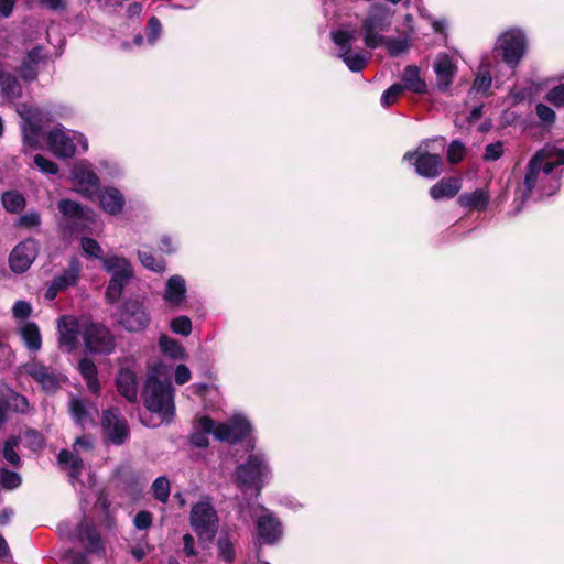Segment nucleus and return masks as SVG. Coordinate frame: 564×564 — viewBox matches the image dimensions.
<instances>
[{"mask_svg":"<svg viewBox=\"0 0 564 564\" xmlns=\"http://www.w3.org/2000/svg\"><path fill=\"white\" fill-rule=\"evenodd\" d=\"M527 51V39L522 30L510 29L499 35L496 41L495 52L502 61L514 69Z\"/></svg>","mask_w":564,"mask_h":564,"instance_id":"0eeeda50","label":"nucleus"},{"mask_svg":"<svg viewBox=\"0 0 564 564\" xmlns=\"http://www.w3.org/2000/svg\"><path fill=\"white\" fill-rule=\"evenodd\" d=\"M33 163L42 173L55 175L58 172V166L55 162L46 159L42 154H36L33 159Z\"/></svg>","mask_w":564,"mask_h":564,"instance_id":"603ef678","label":"nucleus"},{"mask_svg":"<svg viewBox=\"0 0 564 564\" xmlns=\"http://www.w3.org/2000/svg\"><path fill=\"white\" fill-rule=\"evenodd\" d=\"M332 40L338 48V57L351 72H360L366 67L368 57L361 53L351 52L352 44L357 40L356 31H334L332 32Z\"/></svg>","mask_w":564,"mask_h":564,"instance_id":"9d476101","label":"nucleus"},{"mask_svg":"<svg viewBox=\"0 0 564 564\" xmlns=\"http://www.w3.org/2000/svg\"><path fill=\"white\" fill-rule=\"evenodd\" d=\"M251 517L256 519L259 541L265 544L275 543L282 535L281 522L261 505L251 508Z\"/></svg>","mask_w":564,"mask_h":564,"instance_id":"9b49d317","label":"nucleus"},{"mask_svg":"<svg viewBox=\"0 0 564 564\" xmlns=\"http://www.w3.org/2000/svg\"><path fill=\"white\" fill-rule=\"evenodd\" d=\"M58 209L63 215L64 225L68 226L72 231L85 229L94 223V212L74 200L61 199L58 202Z\"/></svg>","mask_w":564,"mask_h":564,"instance_id":"2eb2a0df","label":"nucleus"},{"mask_svg":"<svg viewBox=\"0 0 564 564\" xmlns=\"http://www.w3.org/2000/svg\"><path fill=\"white\" fill-rule=\"evenodd\" d=\"M562 165H564V151L543 149L534 154L527 166L524 191L517 212H520L530 196L542 199L558 191Z\"/></svg>","mask_w":564,"mask_h":564,"instance_id":"f257e3e1","label":"nucleus"},{"mask_svg":"<svg viewBox=\"0 0 564 564\" xmlns=\"http://www.w3.org/2000/svg\"><path fill=\"white\" fill-rule=\"evenodd\" d=\"M189 525L200 541L212 542L219 529V517L210 498L204 497L192 506Z\"/></svg>","mask_w":564,"mask_h":564,"instance_id":"20e7f679","label":"nucleus"},{"mask_svg":"<svg viewBox=\"0 0 564 564\" xmlns=\"http://www.w3.org/2000/svg\"><path fill=\"white\" fill-rule=\"evenodd\" d=\"M138 257L142 265L153 272H163L166 268V263L162 258H155L150 252L139 251Z\"/></svg>","mask_w":564,"mask_h":564,"instance_id":"79ce46f5","label":"nucleus"},{"mask_svg":"<svg viewBox=\"0 0 564 564\" xmlns=\"http://www.w3.org/2000/svg\"><path fill=\"white\" fill-rule=\"evenodd\" d=\"M0 399L6 403L7 409L12 412L19 414H28L30 412V404L26 397L9 387H4L0 390Z\"/></svg>","mask_w":564,"mask_h":564,"instance_id":"cd10ccee","label":"nucleus"},{"mask_svg":"<svg viewBox=\"0 0 564 564\" xmlns=\"http://www.w3.org/2000/svg\"><path fill=\"white\" fill-rule=\"evenodd\" d=\"M159 347L161 352L174 360L184 359L185 351L182 345L174 338L167 335H161L159 338Z\"/></svg>","mask_w":564,"mask_h":564,"instance_id":"c9c22d12","label":"nucleus"},{"mask_svg":"<svg viewBox=\"0 0 564 564\" xmlns=\"http://www.w3.org/2000/svg\"><path fill=\"white\" fill-rule=\"evenodd\" d=\"M87 349L94 352L110 354L115 349V338L110 330L100 324H89L84 333Z\"/></svg>","mask_w":564,"mask_h":564,"instance_id":"aec40b11","label":"nucleus"},{"mask_svg":"<svg viewBox=\"0 0 564 564\" xmlns=\"http://www.w3.org/2000/svg\"><path fill=\"white\" fill-rule=\"evenodd\" d=\"M460 188L462 183L458 178H443L431 187L430 195L434 200L452 198L460 191Z\"/></svg>","mask_w":564,"mask_h":564,"instance_id":"c756f323","label":"nucleus"},{"mask_svg":"<svg viewBox=\"0 0 564 564\" xmlns=\"http://www.w3.org/2000/svg\"><path fill=\"white\" fill-rule=\"evenodd\" d=\"M101 427L107 438L115 445L123 444L130 434L127 420L117 410L104 412Z\"/></svg>","mask_w":564,"mask_h":564,"instance_id":"a211bd4d","label":"nucleus"},{"mask_svg":"<svg viewBox=\"0 0 564 564\" xmlns=\"http://www.w3.org/2000/svg\"><path fill=\"white\" fill-rule=\"evenodd\" d=\"M251 432L250 422L241 414L231 416L225 423H216L215 438L235 444Z\"/></svg>","mask_w":564,"mask_h":564,"instance_id":"f3484780","label":"nucleus"},{"mask_svg":"<svg viewBox=\"0 0 564 564\" xmlns=\"http://www.w3.org/2000/svg\"><path fill=\"white\" fill-rule=\"evenodd\" d=\"M403 91V86L401 84H394L391 87H389L381 96V104L384 107L391 106L397 98L401 95Z\"/></svg>","mask_w":564,"mask_h":564,"instance_id":"5fc2aeb1","label":"nucleus"},{"mask_svg":"<svg viewBox=\"0 0 564 564\" xmlns=\"http://www.w3.org/2000/svg\"><path fill=\"white\" fill-rule=\"evenodd\" d=\"M59 344L70 350L78 337V324L72 316H63L58 319Z\"/></svg>","mask_w":564,"mask_h":564,"instance_id":"a878e982","label":"nucleus"},{"mask_svg":"<svg viewBox=\"0 0 564 564\" xmlns=\"http://www.w3.org/2000/svg\"><path fill=\"white\" fill-rule=\"evenodd\" d=\"M170 327L173 333L187 337L191 335L193 326L192 321L187 316H177L170 323Z\"/></svg>","mask_w":564,"mask_h":564,"instance_id":"49530a36","label":"nucleus"},{"mask_svg":"<svg viewBox=\"0 0 564 564\" xmlns=\"http://www.w3.org/2000/svg\"><path fill=\"white\" fill-rule=\"evenodd\" d=\"M216 422L207 416H202L197 421L196 431L191 435V442L197 447H207L209 444L208 435L215 436Z\"/></svg>","mask_w":564,"mask_h":564,"instance_id":"c85d7f7f","label":"nucleus"},{"mask_svg":"<svg viewBox=\"0 0 564 564\" xmlns=\"http://www.w3.org/2000/svg\"><path fill=\"white\" fill-rule=\"evenodd\" d=\"M490 200V193L486 188H477L471 193L462 194L457 202L460 207L475 210H485Z\"/></svg>","mask_w":564,"mask_h":564,"instance_id":"bb28decb","label":"nucleus"},{"mask_svg":"<svg viewBox=\"0 0 564 564\" xmlns=\"http://www.w3.org/2000/svg\"><path fill=\"white\" fill-rule=\"evenodd\" d=\"M217 556L226 563H232L236 560V547L229 535H220L217 540Z\"/></svg>","mask_w":564,"mask_h":564,"instance_id":"58836bf2","label":"nucleus"},{"mask_svg":"<svg viewBox=\"0 0 564 564\" xmlns=\"http://www.w3.org/2000/svg\"><path fill=\"white\" fill-rule=\"evenodd\" d=\"M57 460L61 465L69 466V477L72 480L77 479L84 468L83 459L67 449L59 452Z\"/></svg>","mask_w":564,"mask_h":564,"instance_id":"4c0bfd02","label":"nucleus"},{"mask_svg":"<svg viewBox=\"0 0 564 564\" xmlns=\"http://www.w3.org/2000/svg\"><path fill=\"white\" fill-rule=\"evenodd\" d=\"M72 180L76 192L91 198L99 191V177L94 172L93 165L86 161H78L72 169Z\"/></svg>","mask_w":564,"mask_h":564,"instance_id":"4468645a","label":"nucleus"},{"mask_svg":"<svg viewBox=\"0 0 564 564\" xmlns=\"http://www.w3.org/2000/svg\"><path fill=\"white\" fill-rule=\"evenodd\" d=\"M392 13L380 4L371 7L368 15L362 22L365 30V44L369 48L381 46L384 36L380 32L388 31L391 25Z\"/></svg>","mask_w":564,"mask_h":564,"instance_id":"1a4fd4ad","label":"nucleus"},{"mask_svg":"<svg viewBox=\"0 0 564 564\" xmlns=\"http://www.w3.org/2000/svg\"><path fill=\"white\" fill-rule=\"evenodd\" d=\"M151 489H152V492H153V497L162 502V503H166L167 500H169V497H170V494H171V484H170V480L164 477V476H160L158 477L152 486H151Z\"/></svg>","mask_w":564,"mask_h":564,"instance_id":"a19ab883","label":"nucleus"},{"mask_svg":"<svg viewBox=\"0 0 564 564\" xmlns=\"http://www.w3.org/2000/svg\"><path fill=\"white\" fill-rule=\"evenodd\" d=\"M78 370L86 380L88 390L93 393H97L100 386L97 379V368L95 364L90 359L84 358L78 362Z\"/></svg>","mask_w":564,"mask_h":564,"instance_id":"f704fd0d","label":"nucleus"},{"mask_svg":"<svg viewBox=\"0 0 564 564\" xmlns=\"http://www.w3.org/2000/svg\"><path fill=\"white\" fill-rule=\"evenodd\" d=\"M14 225L25 229L36 228L41 225V215L35 210L28 212L19 217Z\"/></svg>","mask_w":564,"mask_h":564,"instance_id":"09e8293b","label":"nucleus"},{"mask_svg":"<svg viewBox=\"0 0 564 564\" xmlns=\"http://www.w3.org/2000/svg\"><path fill=\"white\" fill-rule=\"evenodd\" d=\"M191 379V370L187 366L181 364L175 369V382L180 386L186 383Z\"/></svg>","mask_w":564,"mask_h":564,"instance_id":"69168bd1","label":"nucleus"},{"mask_svg":"<svg viewBox=\"0 0 564 564\" xmlns=\"http://www.w3.org/2000/svg\"><path fill=\"white\" fill-rule=\"evenodd\" d=\"M381 46H384L390 55L398 56L408 51L409 41L406 39H393L384 36V41H382Z\"/></svg>","mask_w":564,"mask_h":564,"instance_id":"37998d69","label":"nucleus"},{"mask_svg":"<svg viewBox=\"0 0 564 564\" xmlns=\"http://www.w3.org/2000/svg\"><path fill=\"white\" fill-rule=\"evenodd\" d=\"M75 538L80 541H87V547L91 553H99L102 550L100 538L96 530L90 527L86 520L82 521L75 531Z\"/></svg>","mask_w":564,"mask_h":564,"instance_id":"7c9ffc66","label":"nucleus"},{"mask_svg":"<svg viewBox=\"0 0 564 564\" xmlns=\"http://www.w3.org/2000/svg\"><path fill=\"white\" fill-rule=\"evenodd\" d=\"M23 444L30 449L36 452L44 445L43 435L35 430H28L23 435Z\"/></svg>","mask_w":564,"mask_h":564,"instance_id":"de8ad7c7","label":"nucleus"},{"mask_svg":"<svg viewBox=\"0 0 564 564\" xmlns=\"http://www.w3.org/2000/svg\"><path fill=\"white\" fill-rule=\"evenodd\" d=\"M153 516L149 511H140L133 519V524L138 530H147L152 525Z\"/></svg>","mask_w":564,"mask_h":564,"instance_id":"6e6d98bb","label":"nucleus"},{"mask_svg":"<svg viewBox=\"0 0 564 564\" xmlns=\"http://www.w3.org/2000/svg\"><path fill=\"white\" fill-rule=\"evenodd\" d=\"M101 263L105 271L111 274L106 289V300L108 303H115L121 296L123 289L132 280L133 268L126 258L118 256L101 259Z\"/></svg>","mask_w":564,"mask_h":564,"instance_id":"423d86ee","label":"nucleus"},{"mask_svg":"<svg viewBox=\"0 0 564 564\" xmlns=\"http://www.w3.org/2000/svg\"><path fill=\"white\" fill-rule=\"evenodd\" d=\"M20 334L29 350L39 351L41 349L42 338L36 324L26 323L21 327Z\"/></svg>","mask_w":564,"mask_h":564,"instance_id":"e433bc0d","label":"nucleus"},{"mask_svg":"<svg viewBox=\"0 0 564 564\" xmlns=\"http://www.w3.org/2000/svg\"><path fill=\"white\" fill-rule=\"evenodd\" d=\"M119 393L128 401L134 402L138 398V382L135 373L130 369H121L116 379Z\"/></svg>","mask_w":564,"mask_h":564,"instance_id":"393cba45","label":"nucleus"},{"mask_svg":"<svg viewBox=\"0 0 564 564\" xmlns=\"http://www.w3.org/2000/svg\"><path fill=\"white\" fill-rule=\"evenodd\" d=\"M98 200L100 208L112 216L119 215L126 205L123 194L113 186H107L98 191Z\"/></svg>","mask_w":564,"mask_h":564,"instance_id":"4be33fe9","label":"nucleus"},{"mask_svg":"<svg viewBox=\"0 0 564 564\" xmlns=\"http://www.w3.org/2000/svg\"><path fill=\"white\" fill-rule=\"evenodd\" d=\"M19 371L30 376L48 393H53L59 388L61 376L37 359L23 364L20 366Z\"/></svg>","mask_w":564,"mask_h":564,"instance_id":"dca6fc26","label":"nucleus"},{"mask_svg":"<svg viewBox=\"0 0 564 564\" xmlns=\"http://www.w3.org/2000/svg\"><path fill=\"white\" fill-rule=\"evenodd\" d=\"M17 112L23 120L21 128L24 142L32 148H36L43 128L44 113L25 104L19 105Z\"/></svg>","mask_w":564,"mask_h":564,"instance_id":"ddd939ff","label":"nucleus"},{"mask_svg":"<svg viewBox=\"0 0 564 564\" xmlns=\"http://www.w3.org/2000/svg\"><path fill=\"white\" fill-rule=\"evenodd\" d=\"M21 485V476L11 471L7 468L0 469V486L3 489L12 490L18 488Z\"/></svg>","mask_w":564,"mask_h":564,"instance_id":"a18cd8bd","label":"nucleus"},{"mask_svg":"<svg viewBox=\"0 0 564 564\" xmlns=\"http://www.w3.org/2000/svg\"><path fill=\"white\" fill-rule=\"evenodd\" d=\"M536 115L541 121L544 123H553L555 120V112L552 108L546 105L538 104L536 105Z\"/></svg>","mask_w":564,"mask_h":564,"instance_id":"052dcab7","label":"nucleus"},{"mask_svg":"<svg viewBox=\"0 0 564 564\" xmlns=\"http://www.w3.org/2000/svg\"><path fill=\"white\" fill-rule=\"evenodd\" d=\"M80 246H82V249L84 250V252L89 257H94L96 259H99L100 261H101V259L106 258V257H102V249H101L100 245L93 238H88V237L83 238Z\"/></svg>","mask_w":564,"mask_h":564,"instance_id":"8fccbe9b","label":"nucleus"},{"mask_svg":"<svg viewBox=\"0 0 564 564\" xmlns=\"http://www.w3.org/2000/svg\"><path fill=\"white\" fill-rule=\"evenodd\" d=\"M271 478L268 457L262 452H256L240 464L234 474V482L242 491L259 495Z\"/></svg>","mask_w":564,"mask_h":564,"instance_id":"7ed1b4c3","label":"nucleus"},{"mask_svg":"<svg viewBox=\"0 0 564 564\" xmlns=\"http://www.w3.org/2000/svg\"><path fill=\"white\" fill-rule=\"evenodd\" d=\"M162 300L171 307H183L187 301V284L180 274L170 276L162 292Z\"/></svg>","mask_w":564,"mask_h":564,"instance_id":"412c9836","label":"nucleus"},{"mask_svg":"<svg viewBox=\"0 0 564 564\" xmlns=\"http://www.w3.org/2000/svg\"><path fill=\"white\" fill-rule=\"evenodd\" d=\"M148 30V42L152 45L156 42L161 34V23L155 17L150 19Z\"/></svg>","mask_w":564,"mask_h":564,"instance_id":"680f3d73","label":"nucleus"},{"mask_svg":"<svg viewBox=\"0 0 564 564\" xmlns=\"http://www.w3.org/2000/svg\"><path fill=\"white\" fill-rule=\"evenodd\" d=\"M19 442L20 440L18 437H10L6 443H4V447H3V457L4 459L15 466V467H19L20 466V456L19 454L17 453L15 448L19 446Z\"/></svg>","mask_w":564,"mask_h":564,"instance_id":"c03bdc74","label":"nucleus"},{"mask_svg":"<svg viewBox=\"0 0 564 564\" xmlns=\"http://www.w3.org/2000/svg\"><path fill=\"white\" fill-rule=\"evenodd\" d=\"M82 265L78 259L73 258L68 268L53 280V285L56 290H65L77 282Z\"/></svg>","mask_w":564,"mask_h":564,"instance_id":"72a5a7b5","label":"nucleus"},{"mask_svg":"<svg viewBox=\"0 0 564 564\" xmlns=\"http://www.w3.org/2000/svg\"><path fill=\"white\" fill-rule=\"evenodd\" d=\"M39 253V246L33 238H26L18 243L11 251L9 264L13 272L23 273L34 262Z\"/></svg>","mask_w":564,"mask_h":564,"instance_id":"6ab92c4d","label":"nucleus"},{"mask_svg":"<svg viewBox=\"0 0 564 564\" xmlns=\"http://www.w3.org/2000/svg\"><path fill=\"white\" fill-rule=\"evenodd\" d=\"M37 64L31 62L30 59H25V62L21 66V76L24 80L31 82L34 80L37 76Z\"/></svg>","mask_w":564,"mask_h":564,"instance_id":"13d9d810","label":"nucleus"},{"mask_svg":"<svg viewBox=\"0 0 564 564\" xmlns=\"http://www.w3.org/2000/svg\"><path fill=\"white\" fill-rule=\"evenodd\" d=\"M117 323L128 332H141L150 323V313L139 299L126 300L113 314Z\"/></svg>","mask_w":564,"mask_h":564,"instance_id":"6e6552de","label":"nucleus"},{"mask_svg":"<svg viewBox=\"0 0 564 564\" xmlns=\"http://www.w3.org/2000/svg\"><path fill=\"white\" fill-rule=\"evenodd\" d=\"M434 69L437 78V86L440 90H447L453 83L456 74V66L448 55H441L437 57Z\"/></svg>","mask_w":564,"mask_h":564,"instance_id":"b1692460","label":"nucleus"},{"mask_svg":"<svg viewBox=\"0 0 564 564\" xmlns=\"http://www.w3.org/2000/svg\"><path fill=\"white\" fill-rule=\"evenodd\" d=\"M1 202L9 213H19L25 206L24 196L17 191H8L2 194Z\"/></svg>","mask_w":564,"mask_h":564,"instance_id":"ea45409f","label":"nucleus"},{"mask_svg":"<svg viewBox=\"0 0 564 564\" xmlns=\"http://www.w3.org/2000/svg\"><path fill=\"white\" fill-rule=\"evenodd\" d=\"M183 552L187 557L197 555L195 540L189 533L183 535Z\"/></svg>","mask_w":564,"mask_h":564,"instance_id":"338daca9","label":"nucleus"},{"mask_svg":"<svg viewBox=\"0 0 564 564\" xmlns=\"http://www.w3.org/2000/svg\"><path fill=\"white\" fill-rule=\"evenodd\" d=\"M403 89H409L416 94L426 91V84L420 76V69L415 65H409L402 74Z\"/></svg>","mask_w":564,"mask_h":564,"instance_id":"473e14b6","label":"nucleus"},{"mask_svg":"<svg viewBox=\"0 0 564 564\" xmlns=\"http://www.w3.org/2000/svg\"><path fill=\"white\" fill-rule=\"evenodd\" d=\"M65 560L68 564H88L86 554L80 552L68 551L65 554Z\"/></svg>","mask_w":564,"mask_h":564,"instance_id":"774afa93","label":"nucleus"},{"mask_svg":"<svg viewBox=\"0 0 564 564\" xmlns=\"http://www.w3.org/2000/svg\"><path fill=\"white\" fill-rule=\"evenodd\" d=\"M99 169L101 173L109 177H117L121 173L119 165L108 160L99 161Z\"/></svg>","mask_w":564,"mask_h":564,"instance_id":"bf43d9fd","label":"nucleus"},{"mask_svg":"<svg viewBox=\"0 0 564 564\" xmlns=\"http://www.w3.org/2000/svg\"><path fill=\"white\" fill-rule=\"evenodd\" d=\"M492 78L489 72H479L474 80L471 91H476L478 94H486L490 88Z\"/></svg>","mask_w":564,"mask_h":564,"instance_id":"3c124183","label":"nucleus"},{"mask_svg":"<svg viewBox=\"0 0 564 564\" xmlns=\"http://www.w3.org/2000/svg\"><path fill=\"white\" fill-rule=\"evenodd\" d=\"M142 398L144 406L162 420L170 422L174 416V388L170 380V369L163 362H156L150 368Z\"/></svg>","mask_w":564,"mask_h":564,"instance_id":"f03ea898","label":"nucleus"},{"mask_svg":"<svg viewBox=\"0 0 564 564\" xmlns=\"http://www.w3.org/2000/svg\"><path fill=\"white\" fill-rule=\"evenodd\" d=\"M46 140L50 151L61 159L88 151V140L83 133L67 130L61 124L48 132Z\"/></svg>","mask_w":564,"mask_h":564,"instance_id":"39448f33","label":"nucleus"},{"mask_svg":"<svg viewBox=\"0 0 564 564\" xmlns=\"http://www.w3.org/2000/svg\"><path fill=\"white\" fill-rule=\"evenodd\" d=\"M31 305L25 301H18L12 307V313L17 318H25L31 314Z\"/></svg>","mask_w":564,"mask_h":564,"instance_id":"0e129e2a","label":"nucleus"},{"mask_svg":"<svg viewBox=\"0 0 564 564\" xmlns=\"http://www.w3.org/2000/svg\"><path fill=\"white\" fill-rule=\"evenodd\" d=\"M69 411L74 421L82 427L94 424V416L97 414V408L91 402L73 397L69 401Z\"/></svg>","mask_w":564,"mask_h":564,"instance_id":"5701e85b","label":"nucleus"},{"mask_svg":"<svg viewBox=\"0 0 564 564\" xmlns=\"http://www.w3.org/2000/svg\"><path fill=\"white\" fill-rule=\"evenodd\" d=\"M503 153L502 143H491L488 144L485 149L484 159L487 161H496L498 160Z\"/></svg>","mask_w":564,"mask_h":564,"instance_id":"e2e57ef3","label":"nucleus"},{"mask_svg":"<svg viewBox=\"0 0 564 564\" xmlns=\"http://www.w3.org/2000/svg\"><path fill=\"white\" fill-rule=\"evenodd\" d=\"M547 101L552 105L560 107L564 105V85L553 87L546 95Z\"/></svg>","mask_w":564,"mask_h":564,"instance_id":"4d7b16f0","label":"nucleus"},{"mask_svg":"<svg viewBox=\"0 0 564 564\" xmlns=\"http://www.w3.org/2000/svg\"><path fill=\"white\" fill-rule=\"evenodd\" d=\"M427 142H423L414 152H406L404 161L414 160L415 172L425 178H435L442 171V159L438 154L427 152Z\"/></svg>","mask_w":564,"mask_h":564,"instance_id":"f8f14e48","label":"nucleus"},{"mask_svg":"<svg viewBox=\"0 0 564 564\" xmlns=\"http://www.w3.org/2000/svg\"><path fill=\"white\" fill-rule=\"evenodd\" d=\"M465 154V147L462 142L454 140L447 149V160L452 164L458 163L463 160Z\"/></svg>","mask_w":564,"mask_h":564,"instance_id":"864d4df0","label":"nucleus"},{"mask_svg":"<svg viewBox=\"0 0 564 564\" xmlns=\"http://www.w3.org/2000/svg\"><path fill=\"white\" fill-rule=\"evenodd\" d=\"M0 89L1 95L8 100L17 99L22 95V87L18 78L7 72L2 64H0Z\"/></svg>","mask_w":564,"mask_h":564,"instance_id":"2f4dec72","label":"nucleus"}]
</instances>
